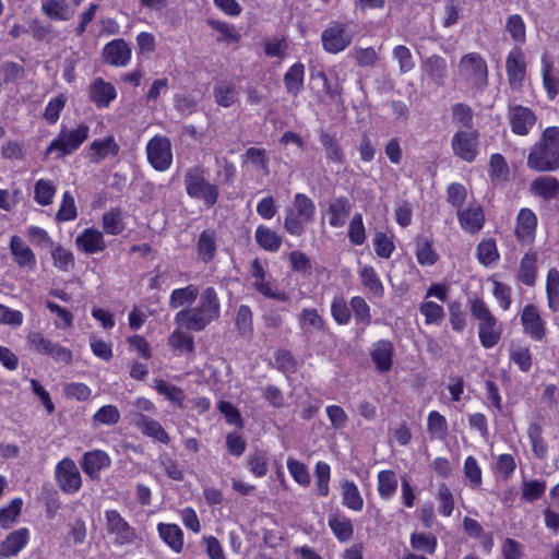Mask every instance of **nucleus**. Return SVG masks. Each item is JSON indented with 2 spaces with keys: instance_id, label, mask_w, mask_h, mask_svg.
<instances>
[{
  "instance_id": "nucleus-1",
  "label": "nucleus",
  "mask_w": 559,
  "mask_h": 559,
  "mask_svg": "<svg viewBox=\"0 0 559 559\" xmlns=\"http://www.w3.org/2000/svg\"><path fill=\"white\" fill-rule=\"evenodd\" d=\"M221 316V302L214 287H206L200 295L199 304L178 311L175 323L178 328L201 332Z\"/></svg>"
},
{
  "instance_id": "nucleus-2",
  "label": "nucleus",
  "mask_w": 559,
  "mask_h": 559,
  "mask_svg": "<svg viewBox=\"0 0 559 559\" xmlns=\"http://www.w3.org/2000/svg\"><path fill=\"white\" fill-rule=\"evenodd\" d=\"M221 316V302L214 287H206L200 295L199 304L178 311L175 323L178 328L201 332Z\"/></svg>"
},
{
  "instance_id": "nucleus-3",
  "label": "nucleus",
  "mask_w": 559,
  "mask_h": 559,
  "mask_svg": "<svg viewBox=\"0 0 559 559\" xmlns=\"http://www.w3.org/2000/svg\"><path fill=\"white\" fill-rule=\"evenodd\" d=\"M527 167L540 173L559 169V127H548L543 131L527 156Z\"/></svg>"
},
{
  "instance_id": "nucleus-4",
  "label": "nucleus",
  "mask_w": 559,
  "mask_h": 559,
  "mask_svg": "<svg viewBox=\"0 0 559 559\" xmlns=\"http://www.w3.org/2000/svg\"><path fill=\"white\" fill-rule=\"evenodd\" d=\"M459 76L471 87L483 90L488 84V69L484 58L471 52L464 55L459 62Z\"/></svg>"
},
{
  "instance_id": "nucleus-5",
  "label": "nucleus",
  "mask_w": 559,
  "mask_h": 559,
  "mask_svg": "<svg viewBox=\"0 0 559 559\" xmlns=\"http://www.w3.org/2000/svg\"><path fill=\"white\" fill-rule=\"evenodd\" d=\"M88 132L90 128L86 124H80L74 130L62 129L48 145L45 155L56 153V158H62L73 153L88 138Z\"/></svg>"
},
{
  "instance_id": "nucleus-6",
  "label": "nucleus",
  "mask_w": 559,
  "mask_h": 559,
  "mask_svg": "<svg viewBox=\"0 0 559 559\" xmlns=\"http://www.w3.org/2000/svg\"><path fill=\"white\" fill-rule=\"evenodd\" d=\"M185 183L191 198L203 200L207 206H213L217 202L218 189L205 179L202 168L189 169L185 176Z\"/></svg>"
},
{
  "instance_id": "nucleus-7",
  "label": "nucleus",
  "mask_w": 559,
  "mask_h": 559,
  "mask_svg": "<svg viewBox=\"0 0 559 559\" xmlns=\"http://www.w3.org/2000/svg\"><path fill=\"white\" fill-rule=\"evenodd\" d=\"M146 153L148 162L156 170L164 171L171 165V144L165 136L151 139L146 145Z\"/></svg>"
},
{
  "instance_id": "nucleus-8",
  "label": "nucleus",
  "mask_w": 559,
  "mask_h": 559,
  "mask_svg": "<svg viewBox=\"0 0 559 559\" xmlns=\"http://www.w3.org/2000/svg\"><path fill=\"white\" fill-rule=\"evenodd\" d=\"M27 342L36 352L49 355L57 361L64 364H70L72 361V353L70 349L52 343L40 332H31L27 335Z\"/></svg>"
},
{
  "instance_id": "nucleus-9",
  "label": "nucleus",
  "mask_w": 559,
  "mask_h": 559,
  "mask_svg": "<svg viewBox=\"0 0 559 559\" xmlns=\"http://www.w3.org/2000/svg\"><path fill=\"white\" fill-rule=\"evenodd\" d=\"M352 34L346 24L336 23L322 32L321 40L325 51L338 53L345 50L352 43Z\"/></svg>"
},
{
  "instance_id": "nucleus-10",
  "label": "nucleus",
  "mask_w": 559,
  "mask_h": 559,
  "mask_svg": "<svg viewBox=\"0 0 559 559\" xmlns=\"http://www.w3.org/2000/svg\"><path fill=\"white\" fill-rule=\"evenodd\" d=\"M59 488L66 493L76 492L82 485L81 474L71 459L61 460L56 467Z\"/></svg>"
},
{
  "instance_id": "nucleus-11",
  "label": "nucleus",
  "mask_w": 559,
  "mask_h": 559,
  "mask_svg": "<svg viewBox=\"0 0 559 559\" xmlns=\"http://www.w3.org/2000/svg\"><path fill=\"white\" fill-rule=\"evenodd\" d=\"M9 249L14 262L20 269L28 272H33L36 269V255L31 247L27 246L21 237L16 235L12 236L10 239Z\"/></svg>"
},
{
  "instance_id": "nucleus-12",
  "label": "nucleus",
  "mask_w": 559,
  "mask_h": 559,
  "mask_svg": "<svg viewBox=\"0 0 559 559\" xmlns=\"http://www.w3.org/2000/svg\"><path fill=\"white\" fill-rule=\"evenodd\" d=\"M508 117L512 132L519 135L528 134L537 120L533 110L520 105L510 107Z\"/></svg>"
},
{
  "instance_id": "nucleus-13",
  "label": "nucleus",
  "mask_w": 559,
  "mask_h": 559,
  "mask_svg": "<svg viewBox=\"0 0 559 559\" xmlns=\"http://www.w3.org/2000/svg\"><path fill=\"white\" fill-rule=\"evenodd\" d=\"M131 420L143 435L165 444L170 441L168 433L157 420L140 412L132 413Z\"/></svg>"
},
{
  "instance_id": "nucleus-14",
  "label": "nucleus",
  "mask_w": 559,
  "mask_h": 559,
  "mask_svg": "<svg viewBox=\"0 0 559 559\" xmlns=\"http://www.w3.org/2000/svg\"><path fill=\"white\" fill-rule=\"evenodd\" d=\"M311 88L318 94L321 92L329 98L330 102L340 104L342 103V85L336 81L331 83L323 71L312 72L310 76Z\"/></svg>"
},
{
  "instance_id": "nucleus-15",
  "label": "nucleus",
  "mask_w": 559,
  "mask_h": 559,
  "mask_svg": "<svg viewBox=\"0 0 559 559\" xmlns=\"http://www.w3.org/2000/svg\"><path fill=\"white\" fill-rule=\"evenodd\" d=\"M105 62L115 67H124L131 58V48L123 39H114L103 50Z\"/></svg>"
},
{
  "instance_id": "nucleus-16",
  "label": "nucleus",
  "mask_w": 559,
  "mask_h": 559,
  "mask_svg": "<svg viewBox=\"0 0 559 559\" xmlns=\"http://www.w3.org/2000/svg\"><path fill=\"white\" fill-rule=\"evenodd\" d=\"M106 520L108 531L117 536L119 543L127 544L134 540V530L121 518L117 511H107Z\"/></svg>"
},
{
  "instance_id": "nucleus-17",
  "label": "nucleus",
  "mask_w": 559,
  "mask_h": 559,
  "mask_svg": "<svg viewBox=\"0 0 559 559\" xmlns=\"http://www.w3.org/2000/svg\"><path fill=\"white\" fill-rule=\"evenodd\" d=\"M452 147L460 158L473 162L476 156V135L473 132H457L452 139Z\"/></svg>"
},
{
  "instance_id": "nucleus-18",
  "label": "nucleus",
  "mask_w": 559,
  "mask_h": 559,
  "mask_svg": "<svg viewBox=\"0 0 559 559\" xmlns=\"http://www.w3.org/2000/svg\"><path fill=\"white\" fill-rule=\"evenodd\" d=\"M421 67L430 82L438 86L444 85L448 78V63L443 57L432 55L423 61Z\"/></svg>"
},
{
  "instance_id": "nucleus-19",
  "label": "nucleus",
  "mask_w": 559,
  "mask_h": 559,
  "mask_svg": "<svg viewBox=\"0 0 559 559\" xmlns=\"http://www.w3.org/2000/svg\"><path fill=\"white\" fill-rule=\"evenodd\" d=\"M506 69L511 86H520L524 80L526 64L521 49L512 50L506 61Z\"/></svg>"
},
{
  "instance_id": "nucleus-20",
  "label": "nucleus",
  "mask_w": 559,
  "mask_h": 559,
  "mask_svg": "<svg viewBox=\"0 0 559 559\" xmlns=\"http://www.w3.org/2000/svg\"><path fill=\"white\" fill-rule=\"evenodd\" d=\"M116 96L115 86L100 78L96 79L90 87V98L98 108L108 107Z\"/></svg>"
},
{
  "instance_id": "nucleus-21",
  "label": "nucleus",
  "mask_w": 559,
  "mask_h": 559,
  "mask_svg": "<svg viewBox=\"0 0 559 559\" xmlns=\"http://www.w3.org/2000/svg\"><path fill=\"white\" fill-rule=\"evenodd\" d=\"M521 321L524 331L530 334L534 340H542L545 335V329L543 320L538 313V310L533 305H527L521 314Z\"/></svg>"
},
{
  "instance_id": "nucleus-22",
  "label": "nucleus",
  "mask_w": 559,
  "mask_h": 559,
  "mask_svg": "<svg viewBox=\"0 0 559 559\" xmlns=\"http://www.w3.org/2000/svg\"><path fill=\"white\" fill-rule=\"evenodd\" d=\"M28 531L20 528L10 533L0 544V558L16 556L27 544Z\"/></svg>"
},
{
  "instance_id": "nucleus-23",
  "label": "nucleus",
  "mask_w": 559,
  "mask_h": 559,
  "mask_svg": "<svg viewBox=\"0 0 559 559\" xmlns=\"http://www.w3.org/2000/svg\"><path fill=\"white\" fill-rule=\"evenodd\" d=\"M110 465V459L108 454L100 450L86 452L82 460V469L91 478H97L102 469Z\"/></svg>"
},
{
  "instance_id": "nucleus-24",
  "label": "nucleus",
  "mask_w": 559,
  "mask_h": 559,
  "mask_svg": "<svg viewBox=\"0 0 559 559\" xmlns=\"http://www.w3.org/2000/svg\"><path fill=\"white\" fill-rule=\"evenodd\" d=\"M119 145L112 136L92 142L88 151V158L92 163H99L108 156H117L119 153Z\"/></svg>"
},
{
  "instance_id": "nucleus-25",
  "label": "nucleus",
  "mask_w": 559,
  "mask_h": 559,
  "mask_svg": "<svg viewBox=\"0 0 559 559\" xmlns=\"http://www.w3.org/2000/svg\"><path fill=\"white\" fill-rule=\"evenodd\" d=\"M393 345L390 341L381 340L373 345L371 358L380 372H386L392 367Z\"/></svg>"
},
{
  "instance_id": "nucleus-26",
  "label": "nucleus",
  "mask_w": 559,
  "mask_h": 559,
  "mask_svg": "<svg viewBox=\"0 0 559 559\" xmlns=\"http://www.w3.org/2000/svg\"><path fill=\"white\" fill-rule=\"evenodd\" d=\"M531 191L545 200L558 199L559 180L550 176L538 177L532 181Z\"/></svg>"
},
{
  "instance_id": "nucleus-27",
  "label": "nucleus",
  "mask_w": 559,
  "mask_h": 559,
  "mask_svg": "<svg viewBox=\"0 0 559 559\" xmlns=\"http://www.w3.org/2000/svg\"><path fill=\"white\" fill-rule=\"evenodd\" d=\"M537 218L528 209H522L518 215L515 234L521 241H531L534 238Z\"/></svg>"
},
{
  "instance_id": "nucleus-28",
  "label": "nucleus",
  "mask_w": 559,
  "mask_h": 559,
  "mask_svg": "<svg viewBox=\"0 0 559 559\" xmlns=\"http://www.w3.org/2000/svg\"><path fill=\"white\" fill-rule=\"evenodd\" d=\"M75 241L78 247L90 254L103 251L106 247L103 234L96 229H85Z\"/></svg>"
},
{
  "instance_id": "nucleus-29",
  "label": "nucleus",
  "mask_w": 559,
  "mask_h": 559,
  "mask_svg": "<svg viewBox=\"0 0 559 559\" xmlns=\"http://www.w3.org/2000/svg\"><path fill=\"white\" fill-rule=\"evenodd\" d=\"M305 66L301 62L294 63L284 74L286 92L297 96L304 87Z\"/></svg>"
},
{
  "instance_id": "nucleus-30",
  "label": "nucleus",
  "mask_w": 559,
  "mask_h": 559,
  "mask_svg": "<svg viewBox=\"0 0 559 559\" xmlns=\"http://www.w3.org/2000/svg\"><path fill=\"white\" fill-rule=\"evenodd\" d=\"M462 228L468 233H477L484 225V213L479 206L468 207L457 213Z\"/></svg>"
},
{
  "instance_id": "nucleus-31",
  "label": "nucleus",
  "mask_w": 559,
  "mask_h": 559,
  "mask_svg": "<svg viewBox=\"0 0 559 559\" xmlns=\"http://www.w3.org/2000/svg\"><path fill=\"white\" fill-rule=\"evenodd\" d=\"M478 330L480 344L485 348H491L499 343L502 329L497 318H493L489 322L478 324Z\"/></svg>"
},
{
  "instance_id": "nucleus-32",
  "label": "nucleus",
  "mask_w": 559,
  "mask_h": 559,
  "mask_svg": "<svg viewBox=\"0 0 559 559\" xmlns=\"http://www.w3.org/2000/svg\"><path fill=\"white\" fill-rule=\"evenodd\" d=\"M254 237L257 243L270 252L278 251L283 240L281 235L264 225L258 226Z\"/></svg>"
},
{
  "instance_id": "nucleus-33",
  "label": "nucleus",
  "mask_w": 559,
  "mask_h": 559,
  "mask_svg": "<svg viewBox=\"0 0 559 559\" xmlns=\"http://www.w3.org/2000/svg\"><path fill=\"white\" fill-rule=\"evenodd\" d=\"M162 539L176 552H180L183 547L182 532L176 524L159 523L157 526Z\"/></svg>"
},
{
  "instance_id": "nucleus-34",
  "label": "nucleus",
  "mask_w": 559,
  "mask_h": 559,
  "mask_svg": "<svg viewBox=\"0 0 559 559\" xmlns=\"http://www.w3.org/2000/svg\"><path fill=\"white\" fill-rule=\"evenodd\" d=\"M319 141L325 151V157L332 163L342 164L344 152L337 140L329 132L321 130Z\"/></svg>"
},
{
  "instance_id": "nucleus-35",
  "label": "nucleus",
  "mask_w": 559,
  "mask_h": 559,
  "mask_svg": "<svg viewBox=\"0 0 559 559\" xmlns=\"http://www.w3.org/2000/svg\"><path fill=\"white\" fill-rule=\"evenodd\" d=\"M352 210L350 202L345 197L337 198L329 206V223L333 227H341L344 225L345 217L349 215Z\"/></svg>"
},
{
  "instance_id": "nucleus-36",
  "label": "nucleus",
  "mask_w": 559,
  "mask_h": 559,
  "mask_svg": "<svg viewBox=\"0 0 559 559\" xmlns=\"http://www.w3.org/2000/svg\"><path fill=\"white\" fill-rule=\"evenodd\" d=\"M543 82L547 95L554 99L559 93V79L551 74L552 61L549 55L544 53L542 57Z\"/></svg>"
},
{
  "instance_id": "nucleus-37",
  "label": "nucleus",
  "mask_w": 559,
  "mask_h": 559,
  "mask_svg": "<svg viewBox=\"0 0 559 559\" xmlns=\"http://www.w3.org/2000/svg\"><path fill=\"white\" fill-rule=\"evenodd\" d=\"M197 249L203 262L207 263L212 261L216 251L215 233L210 230L202 231L197 243Z\"/></svg>"
},
{
  "instance_id": "nucleus-38",
  "label": "nucleus",
  "mask_w": 559,
  "mask_h": 559,
  "mask_svg": "<svg viewBox=\"0 0 559 559\" xmlns=\"http://www.w3.org/2000/svg\"><path fill=\"white\" fill-rule=\"evenodd\" d=\"M199 289L194 285H188L183 288H177L171 292L169 307L171 309L180 308L185 305H191L195 301Z\"/></svg>"
},
{
  "instance_id": "nucleus-39",
  "label": "nucleus",
  "mask_w": 559,
  "mask_h": 559,
  "mask_svg": "<svg viewBox=\"0 0 559 559\" xmlns=\"http://www.w3.org/2000/svg\"><path fill=\"white\" fill-rule=\"evenodd\" d=\"M537 255L534 252L526 253L520 263L519 280L527 285L533 286L536 278Z\"/></svg>"
},
{
  "instance_id": "nucleus-40",
  "label": "nucleus",
  "mask_w": 559,
  "mask_h": 559,
  "mask_svg": "<svg viewBox=\"0 0 559 559\" xmlns=\"http://www.w3.org/2000/svg\"><path fill=\"white\" fill-rule=\"evenodd\" d=\"M329 525L341 542H347L352 538L354 533L353 524L345 515H332L329 520Z\"/></svg>"
},
{
  "instance_id": "nucleus-41",
  "label": "nucleus",
  "mask_w": 559,
  "mask_h": 559,
  "mask_svg": "<svg viewBox=\"0 0 559 559\" xmlns=\"http://www.w3.org/2000/svg\"><path fill=\"white\" fill-rule=\"evenodd\" d=\"M269 156L264 148L249 147L243 155V163H250L257 170L262 171L264 176H269Z\"/></svg>"
},
{
  "instance_id": "nucleus-42",
  "label": "nucleus",
  "mask_w": 559,
  "mask_h": 559,
  "mask_svg": "<svg viewBox=\"0 0 559 559\" xmlns=\"http://www.w3.org/2000/svg\"><path fill=\"white\" fill-rule=\"evenodd\" d=\"M343 504L353 511H360L364 507V500L357 486L349 480H345L342 485Z\"/></svg>"
},
{
  "instance_id": "nucleus-43",
  "label": "nucleus",
  "mask_w": 559,
  "mask_h": 559,
  "mask_svg": "<svg viewBox=\"0 0 559 559\" xmlns=\"http://www.w3.org/2000/svg\"><path fill=\"white\" fill-rule=\"evenodd\" d=\"M294 211L306 223H310L314 218L316 205L313 201L304 193H297L294 198Z\"/></svg>"
},
{
  "instance_id": "nucleus-44",
  "label": "nucleus",
  "mask_w": 559,
  "mask_h": 559,
  "mask_svg": "<svg viewBox=\"0 0 559 559\" xmlns=\"http://www.w3.org/2000/svg\"><path fill=\"white\" fill-rule=\"evenodd\" d=\"M397 488L396 474L393 471H381L378 474V490L383 499L391 498Z\"/></svg>"
},
{
  "instance_id": "nucleus-45",
  "label": "nucleus",
  "mask_w": 559,
  "mask_h": 559,
  "mask_svg": "<svg viewBox=\"0 0 559 559\" xmlns=\"http://www.w3.org/2000/svg\"><path fill=\"white\" fill-rule=\"evenodd\" d=\"M185 329H176L168 337L169 345L175 350L193 353L194 338L192 335L183 331Z\"/></svg>"
},
{
  "instance_id": "nucleus-46",
  "label": "nucleus",
  "mask_w": 559,
  "mask_h": 559,
  "mask_svg": "<svg viewBox=\"0 0 559 559\" xmlns=\"http://www.w3.org/2000/svg\"><path fill=\"white\" fill-rule=\"evenodd\" d=\"M527 433H528V438L532 443V450H533L534 454L539 460H544L547 455L548 448H547L546 442L543 439V436H542L543 429H542L540 425H538L536 423L531 424L528 427Z\"/></svg>"
},
{
  "instance_id": "nucleus-47",
  "label": "nucleus",
  "mask_w": 559,
  "mask_h": 559,
  "mask_svg": "<svg viewBox=\"0 0 559 559\" xmlns=\"http://www.w3.org/2000/svg\"><path fill=\"white\" fill-rule=\"evenodd\" d=\"M360 277L362 285L368 288L376 297H381L383 295V285L372 266H362L360 270Z\"/></svg>"
},
{
  "instance_id": "nucleus-48",
  "label": "nucleus",
  "mask_w": 559,
  "mask_h": 559,
  "mask_svg": "<svg viewBox=\"0 0 559 559\" xmlns=\"http://www.w3.org/2000/svg\"><path fill=\"white\" fill-rule=\"evenodd\" d=\"M154 388L159 394L164 395L171 403L182 407L186 395L180 388L169 384L162 379H156L154 381Z\"/></svg>"
},
{
  "instance_id": "nucleus-49",
  "label": "nucleus",
  "mask_w": 559,
  "mask_h": 559,
  "mask_svg": "<svg viewBox=\"0 0 559 559\" xmlns=\"http://www.w3.org/2000/svg\"><path fill=\"white\" fill-rule=\"evenodd\" d=\"M51 258L53 265L62 272H69L74 267L73 253L60 245L53 247Z\"/></svg>"
},
{
  "instance_id": "nucleus-50",
  "label": "nucleus",
  "mask_w": 559,
  "mask_h": 559,
  "mask_svg": "<svg viewBox=\"0 0 559 559\" xmlns=\"http://www.w3.org/2000/svg\"><path fill=\"white\" fill-rule=\"evenodd\" d=\"M546 290L549 307L557 311L559 309V272L556 269L548 271Z\"/></svg>"
},
{
  "instance_id": "nucleus-51",
  "label": "nucleus",
  "mask_w": 559,
  "mask_h": 559,
  "mask_svg": "<svg viewBox=\"0 0 559 559\" xmlns=\"http://www.w3.org/2000/svg\"><path fill=\"white\" fill-rule=\"evenodd\" d=\"M428 431L432 438L444 440L448 436V425L445 418L432 411L428 416Z\"/></svg>"
},
{
  "instance_id": "nucleus-52",
  "label": "nucleus",
  "mask_w": 559,
  "mask_h": 559,
  "mask_svg": "<svg viewBox=\"0 0 559 559\" xmlns=\"http://www.w3.org/2000/svg\"><path fill=\"white\" fill-rule=\"evenodd\" d=\"M411 545L415 550L432 555L436 551L437 538L432 534L413 533Z\"/></svg>"
},
{
  "instance_id": "nucleus-53",
  "label": "nucleus",
  "mask_w": 559,
  "mask_h": 559,
  "mask_svg": "<svg viewBox=\"0 0 559 559\" xmlns=\"http://www.w3.org/2000/svg\"><path fill=\"white\" fill-rule=\"evenodd\" d=\"M393 58L399 63V70L401 74H406L415 68L412 52L409 48L404 45H399L393 48Z\"/></svg>"
},
{
  "instance_id": "nucleus-54",
  "label": "nucleus",
  "mask_w": 559,
  "mask_h": 559,
  "mask_svg": "<svg viewBox=\"0 0 559 559\" xmlns=\"http://www.w3.org/2000/svg\"><path fill=\"white\" fill-rule=\"evenodd\" d=\"M55 193L56 187L50 181L39 179L35 183L34 194L38 204L44 206L51 204Z\"/></svg>"
},
{
  "instance_id": "nucleus-55",
  "label": "nucleus",
  "mask_w": 559,
  "mask_h": 559,
  "mask_svg": "<svg viewBox=\"0 0 559 559\" xmlns=\"http://www.w3.org/2000/svg\"><path fill=\"white\" fill-rule=\"evenodd\" d=\"M120 419V413L114 405H105L100 407L93 416V423L98 425H115Z\"/></svg>"
},
{
  "instance_id": "nucleus-56",
  "label": "nucleus",
  "mask_w": 559,
  "mask_h": 559,
  "mask_svg": "<svg viewBox=\"0 0 559 559\" xmlns=\"http://www.w3.org/2000/svg\"><path fill=\"white\" fill-rule=\"evenodd\" d=\"M509 176V167L504 157L500 154H493L490 157V179L491 181H504Z\"/></svg>"
},
{
  "instance_id": "nucleus-57",
  "label": "nucleus",
  "mask_w": 559,
  "mask_h": 559,
  "mask_svg": "<svg viewBox=\"0 0 559 559\" xmlns=\"http://www.w3.org/2000/svg\"><path fill=\"white\" fill-rule=\"evenodd\" d=\"M419 310L427 324H439L444 318L443 308L433 301H424Z\"/></svg>"
},
{
  "instance_id": "nucleus-58",
  "label": "nucleus",
  "mask_w": 559,
  "mask_h": 559,
  "mask_svg": "<svg viewBox=\"0 0 559 559\" xmlns=\"http://www.w3.org/2000/svg\"><path fill=\"white\" fill-rule=\"evenodd\" d=\"M348 238L349 241L355 246H360L365 242L366 230L362 222V216L359 213L355 214L349 223Z\"/></svg>"
},
{
  "instance_id": "nucleus-59",
  "label": "nucleus",
  "mask_w": 559,
  "mask_h": 559,
  "mask_svg": "<svg viewBox=\"0 0 559 559\" xmlns=\"http://www.w3.org/2000/svg\"><path fill=\"white\" fill-rule=\"evenodd\" d=\"M236 326L241 335H251L252 328V312L246 305H241L236 314Z\"/></svg>"
},
{
  "instance_id": "nucleus-60",
  "label": "nucleus",
  "mask_w": 559,
  "mask_h": 559,
  "mask_svg": "<svg viewBox=\"0 0 559 559\" xmlns=\"http://www.w3.org/2000/svg\"><path fill=\"white\" fill-rule=\"evenodd\" d=\"M506 29L514 41H525V24L519 14H512L508 17Z\"/></svg>"
},
{
  "instance_id": "nucleus-61",
  "label": "nucleus",
  "mask_w": 559,
  "mask_h": 559,
  "mask_svg": "<svg viewBox=\"0 0 559 559\" xmlns=\"http://www.w3.org/2000/svg\"><path fill=\"white\" fill-rule=\"evenodd\" d=\"M453 121L455 123L461 124L467 129H471L473 126V110L469 106L457 103L454 104L451 108Z\"/></svg>"
},
{
  "instance_id": "nucleus-62",
  "label": "nucleus",
  "mask_w": 559,
  "mask_h": 559,
  "mask_svg": "<svg viewBox=\"0 0 559 559\" xmlns=\"http://www.w3.org/2000/svg\"><path fill=\"white\" fill-rule=\"evenodd\" d=\"M23 501L20 498L13 499L5 508L0 509V524L9 527L20 515Z\"/></svg>"
},
{
  "instance_id": "nucleus-63",
  "label": "nucleus",
  "mask_w": 559,
  "mask_h": 559,
  "mask_svg": "<svg viewBox=\"0 0 559 559\" xmlns=\"http://www.w3.org/2000/svg\"><path fill=\"white\" fill-rule=\"evenodd\" d=\"M76 206L74 198L70 192H64L62 203L57 212L56 218L60 222L72 221L76 217Z\"/></svg>"
},
{
  "instance_id": "nucleus-64",
  "label": "nucleus",
  "mask_w": 559,
  "mask_h": 559,
  "mask_svg": "<svg viewBox=\"0 0 559 559\" xmlns=\"http://www.w3.org/2000/svg\"><path fill=\"white\" fill-rule=\"evenodd\" d=\"M214 98L215 102L223 106L229 107L236 100V92L233 85L222 83L214 88Z\"/></svg>"
}]
</instances>
